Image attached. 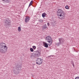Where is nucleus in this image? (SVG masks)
Returning a JSON list of instances; mask_svg holds the SVG:
<instances>
[{"instance_id":"nucleus-1","label":"nucleus","mask_w":79,"mask_h":79,"mask_svg":"<svg viewBox=\"0 0 79 79\" xmlns=\"http://www.w3.org/2000/svg\"><path fill=\"white\" fill-rule=\"evenodd\" d=\"M7 51V47L5 44L2 43L0 44V52L1 53H6Z\"/></svg>"},{"instance_id":"nucleus-2","label":"nucleus","mask_w":79,"mask_h":79,"mask_svg":"<svg viewBox=\"0 0 79 79\" xmlns=\"http://www.w3.org/2000/svg\"><path fill=\"white\" fill-rule=\"evenodd\" d=\"M57 16H60V19H63V18H65V14L64 12L62 10L59 9L57 11Z\"/></svg>"},{"instance_id":"nucleus-3","label":"nucleus","mask_w":79,"mask_h":79,"mask_svg":"<svg viewBox=\"0 0 79 79\" xmlns=\"http://www.w3.org/2000/svg\"><path fill=\"white\" fill-rule=\"evenodd\" d=\"M21 68H22V67L21 65L19 64H17L16 65L15 70L14 71L15 74L17 75V74H19V73H20L19 71L21 69Z\"/></svg>"},{"instance_id":"nucleus-4","label":"nucleus","mask_w":79,"mask_h":79,"mask_svg":"<svg viewBox=\"0 0 79 79\" xmlns=\"http://www.w3.org/2000/svg\"><path fill=\"white\" fill-rule=\"evenodd\" d=\"M59 42L56 44V45L58 47L59 45H60L61 44H63V43H64V39L62 38H59Z\"/></svg>"},{"instance_id":"nucleus-5","label":"nucleus","mask_w":79,"mask_h":79,"mask_svg":"<svg viewBox=\"0 0 79 79\" xmlns=\"http://www.w3.org/2000/svg\"><path fill=\"white\" fill-rule=\"evenodd\" d=\"M4 23L6 24V26H10V23L11 22L10 20L8 18H7L5 20H4Z\"/></svg>"},{"instance_id":"nucleus-6","label":"nucleus","mask_w":79,"mask_h":79,"mask_svg":"<svg viewBox=\"0 0 79 79\" xmlns=\"http://www.w3.org/2000/svg\"><path fill=\"white\" fill-rule=\"evenodd\" d=\"M36 64H38L40 65V64H41L42 63V59H40V58H38L36 60Z\"/></svg>"},{"instance_id":"nucleus-7","label":"nucleus","mask_w":79,"mask_h":79,"mask_svg":"<svg viewBox=\"0 0 79 79\" xmlns=\"http://www.w3.org/2000/svg\"><path fill=\"white\" fill-rule=\"evenodd\" d=\"M46 40H47V42L50 43V44L51 45L52 44V42L53 40H52V38L51 37L48 36L46 37Z\"/></svg>"},{"instance_id":"nucleus-8","label":"nucleus","mask_w":79,"mask_h":79,"mask_svg":"<svg viewBox=\"0 0 79 79\" xmlns=\"http://www.w3.org/2000/svg\"><path fill=\"white\" fill-rule=\"evenodd\" d=\"M34 55H35V56L39 57L40 55V52H39V51H37L35 52V53L34 54Z\"/></svg>"},{"instance_id":"nucleus-9","label":"nucleus","mask_w":79,"mask_h":79,"mask_svg":"<svg viewBox=\"0 0 79 79\" xmlns=\"http://www.w3.org/2000/svg\"><path fill=\"white\" fill-rule=\"evenodd\" d=\"M30 18L29 17H26L25 20V23H28V22H29V21Z\"/></svg>"},{"instance_id":"nucleus-10","label":"nucleus","mask_w":79,"mask_h":79,"mask_svg":"<svg viewBox=\"0 0 79 79\" xmlns=\"http://www.w3.org/2000/svg\"><path fill=\"white\" fill-rule=\"evenodd\" d=\"M43 45L45 47H46V48H48V44L47 43H45L44 42H43Z\"/></svg>"},{"instance_id":"nucleus-11","label":"nucleus","mask_w":79,"mask_h":79,"mask_svg":"<svg viewBox=\"0 0 79 79\" xmlns=\"http://www.w3.org/2000/svg\"><path fill=\"white\" fill-rule=\"evenodd\" d=\"M43 29H47V27L46 24H45L43 27Z\"/></svg>"},{"instance_id":"nucleus-12","label":"nucleus","mask_w":79,"mask_h":79,"mask_svg":"<svg viewBox=\"0 0 79 79\" xmlns=\"http://www.w3.org/2000/svg\"><path fill=\"white\" fill-rule=\"evenodd\" d=\"M47 15V14L45 13H44L42 14V16L43 18H45Z\"/></svg>"},{"instance_id":"nucleus-13","label":"nucleus","mask_w":79,"mask_h":79,"mask_svg":"<svg viewBox=\"0 0 79 79\" xmlns=\"http://www.w3.org/2000/svg\"><path fill=\"white\" fill-rule=\"evenodd\" d=\"M33 1H31L29 4L28 7H30L32 5V4L33 3Z\"/></svg>"},{"instance_id":"nucleus-14","label":"nucleus","mask_w":79,"mask_h":79,"mask_svg":"<svg viewBox=\"0 0 79 79\" xmlns=\"http://www.w3.org/2000/svg\"><path fill=\"white\" fill-rule=\"evenodd\" d=\"M18 31L19 32H20V31H21V27H18Z\"/></svg>"},{"instance_id":"nucleus-15","label":"nucleus","mask_w":79,"mask_h":79,"mask_svg":"<svg viewBox=\"0 0 79 79\" xmlns=\"http://www.w3.org/2000/svg\"><path fill=\"white\" fill-rule=\"evenodd\" d=\"M30 50L31 52H34V49L32 48H30Z\"/></svg>"},{"instance_id":"nucleus-16","label":"nucleus","mask_w":79,"mask_h":79,"mask_svg":"<svg viewBox=\"0 0 79 79\" xmlns=\"http://www.w3.org/2000/svg\"><path fill=\"white\" fill-rule=\"evenodd\" d=\"M32 48H33L34 50H35L36 49V47L35 46H32Z\"/></svg>"},{"instance_id":"nucleus-17","label":"nucleus","mask_w":79,"mask_h":79,"mask_svg":"<svg viewBox=\"0 0 79 79\" xmlns=\"http://www.w3.org/2000/svg\"><path fill=\"white\" fill-rule=\"evenodd\" d=\"M5 2L6 3H9L10 2V0H6Z\"/></svg>"},{"instance_id":"nucleus-18","label":"nucleus","mask_w":79,"mask_h":79,"mask_svg":"<svg viewBox=\"0 0 79 79\" xmlns=\"http://www.w3.org/2000/svg\"><path fill=\"white\" fill-rule=\"evenodd\" d=\"M31 58H34V54H32L31 56Z\"/></svg>"},{"instance_id":"nucleus-19","label":"nucleus","mask_w":79,"mask_h":79,"mask_svg":"<svg viewBox=\"0 0 79 79\" xmlns=\"http://www.w3.org/2000/svg\"><path fill=\"white\" fill-rule=\"evenodd\" d=\"M65 8L66 9H69V7L68 6H65Z\"/></svg>"},{"instance_id":"nucleus-20","label":"nucleus","mask_w":79,"mask_h":79,"mask_svg":"<svg viewBox=\"0 0 79 79\" xmlns=\"http://www.w3.org/2000/svg\"><path fill=\"white\" fill-rule=\"evenodd\" d=\"M75 79H79V77H76Z\"/></svg>"},{"instance_id":"nucleus-21","label":"nucleus","mask_w":79,"mask_h":79,"mask_svg":"<svg viewBox=\"0 0 79 79\" xmlns=\"http://www.w3.org/2000/svg\"><path fill=\"white\" fill-rule=\"evenodd\" d=\"M47 24H48V26H49V25H50V23L48 22L47 23Z\"/></svg>"},{"instance_id":"nucleus-22","label":"nucleus","mask_w":79,"mask_h":79,"mask_svg":"<svg viewBox=\"0 0 79 79\" xmlns=\"http://www.w3.org/2000/svg\"><path fill=\"white\" fill-rule=\"evenodd\" d=\"M51 56H48V58H50V57H51Z\"/></svg>"},{"instance_id":"nucleus-23","label":"nucleus","mask_w":79,"mask_h":79,"mask_svg":"<svg viewBox=\"0 0 79 79\" xmlns=\"http://www.w3.org/2000/svg\"><path fill=\"white\" fill-rule=\"evenodd\" d=\"M71 63L72 64H74V62L73 61H71Z\"/></svg>"},{"instance_id":"nucleus-24","label":"nucleus","mask_w":79,"mask_h":79,"mask_svg":"<svg viewBox=\"0 0 79 79\" xmlns=\"http://www.w3.org/2000/svg\"><path fill=\"white\" fill-rule=\"evenodd\" d=\"M40 22H41L42 23L43 21H42V20H40Z\"/></svg>"},{"instance_id":"nucleus-25","label":"nucleus","mask_w":79,"mask_h":79,"mask_svg":"<svg viewBox=\"0 0 79 79\" xmlns=\"http://www.w3.org/2000/svg\"><path fill=\"white\" fill-rule=\"evenodd\" d=\"M73 66V67H74V64H72Z\"/></svg>"},{"instance_id":"nucleus-26","label":"nucleus","mask_w":79,"mask_h":79,"mask_svg":"<svg viewBox=\"0 0 79 79\" xmlns=\"http://www.w3.org/2000/svg\"><path fill=\"white\" fill-rule=\"evenodd\" d=\"M2 1H5V0H2Z\"/></svg>"}]
</instances>
